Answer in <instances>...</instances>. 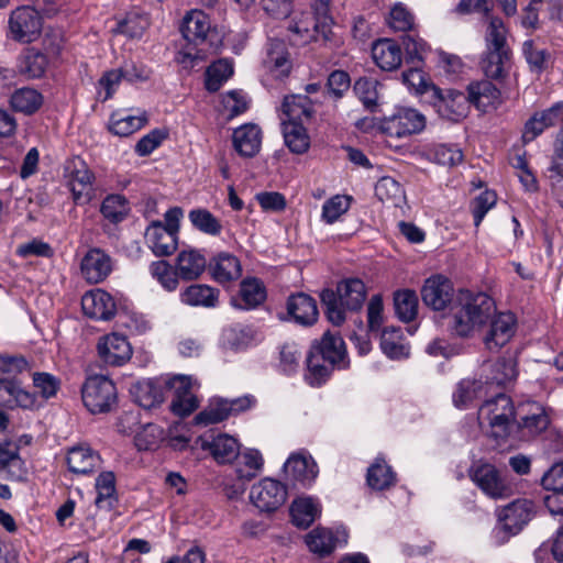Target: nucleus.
Segmentation results:
<instances>
[{"label": "nucleus", "instance_id": "51", "mask_svg": "<svg viewBox=\"0 0 563 563\" xmlns=\"http://www.w3.org/2000/svg\"><path fill=\"white\" fill-rule=\"evenodd\" d=\"M47 67V58L41 52L29 49L20 59L18 69L30 79L40 78Z\"/></svg>", "mask_w": 563, "mask_h": 563}, {"label": "nucleus", "instance_id": "15", "mask_svg": "<svg viewBox=\"0 0 563 563\" xmlns=\"http://www.w3.org/2000/svg\"><path fill=\"white\" fill-rule=\"evenodd\" d=\"M456 292L453 285L444 276L434 275L429 277L422 287L421 296L423 302L433 310L441 311L446 308L451 310Z\"/></svg>", "mask_w": 563, "mask_h": 563}, {"label": "nucleus", "instance_id": "50", "mask_svg": "<svg viewBox=\"0 0 563 563\" xmlns=\"http://www.w3.org/2000/svg\"><path fill=\"white\" fill-rule=\"evenodd\" d=\"M96 506L98 508L110 509L115 501V476L112 472H102L96 478Z\"/></svg>", "mask_w": 563, "mask_h": 563}, {"label": "nucleus", "instance_id": "33", "mask_svg": "<svg viewBox=\"0 0 563 563\" xmlns=\"http://www.w3.org/2000/svg\"><path fill=\"white\" fill-rule=\"evenodd\" d=\"M489 389L496 386H506L517 377V364L512 357H500L492 364L484 366Z\"/></svg>", "mask_w": 563, "mask_h": 563}, {"label": "nucleus", "instance_id": "35", "mask_svg": "<svg viewBox=\"0 0 563 563\" xmlns=\"http://www.w3.org/2000/svg\"><path fill=\"white\" fill-rule=\"evenodd\" d=\"M490 389L482 378L481 379H462L455 391L453 393L452 399L456 408L465 409L475 400L486 396Z\"/></svg>", "mask_w": 563, "mask_h": 563}, {"label": "nucleus", "instance_id": "6", "mask_svg": "<svg viewBox=\"0 0 563 563\" xmlns=\"http://www.w3.org/2000/svg\"><path fill=\"white\" fill-rule=\"evenodd\" d=\"M534 516L533 503L528 499H517L498 510V522L492 531V539L497 545H503L517 536Z\"/></svg>", "mask_w": 563, "mask_h": 563}, {"label": "nucleus", "instance_id": "29", "mask_svg": "<svg viewBox=\"0 0 563 563\" xmlns=\"http://www.w3.org/2000/svg\"><path fill=\"white\" fill-rule=\"evenodd\" d=\"M287 311L292 320L301 325H311L318 319L316 300L303 292L291 295L288 298Z\"/></svg>", "mask_w": 563, "mask_h": 563}, {"label": "nucleus", "instance_id": "61", "mask_svg": "<svg viewBox=\"0 0 563 563\" xmlns=\"http://www.w3.org/2000/svg\"><path fill=\"white\" fill-rule=\"evenodd\" d=\"M522 53L531 70L540 73L547 68L550 54L545 48L536 44L534 41H525L522 44Z\"/></svg>", "mask_w": 563, "mask_h": 563}, {"label": "nucleus", "instance_id": "24", "mask_svg": "<svg viewBox=\"0 0 563 563\" xmlns=\"http://www.w3.org/2000/svg\"><path fill=\"white\" fill-rule=\"evenodd\" d=\"M266 296L264 284L258 278L247 277L241 282L239 292L232 297L231 303L236 309L251 310L262 305Z\"/></svg>", "mask_w": 563, "mask_h": 563}, {"label": "nucleus", "instance_id": "3", "mask_svg": "<svg viewBox=\"0 0 563 563\" xmlns=\"http://www.w3.org/2000/svg\"><path fill=\"white\" fill-rule=\"evenodd\" d=\"M180 32L192 48H185L178 54V62L185 67H194L197 60L203 59L216 49V30L210 18L201 10L188 12L181 23Z\"/></svg>", "mask_w": 563, "mask_h": 563}, {"label": "nucleus", "instance_id": "2", "mask_svg": "<svg viewBox=\"0 0 563 563\" xmlns=\"http://www.w3.org/2000/svg\"><path fill=\"white\" fill-rule=\"evenodd\" d=\"M349 365L345 343L338 334L325 332L320 341L311 345L307 356L305 378L311 386H320L338 369Z\"/></svg>", "mask_w": 563, "mask_h": 563}, {"label": "nucleus", "instance_id": "13", "mask_svg": "<svg viewBox=\"0 0 563 563\" xmlns=\"http://www.w3.org/2000/svg\"><path fill=\"white\" fill-rule=\"evenodd\" d=\"M430 92L433 106L442 118L457 122L466 117L470 108L468 95L454 89L442 90L434 86Z\"/></svg>", "mask_w": 563, "mask_h": 563}, {"label": "nucleus", "instance_id": "14", "mask_svg": "<svg viewBox=\"0 0 563 563\" xmlns=\"http://www.w3.org/2000/svg\"><path fill=\"white\" fill-rule=\"evenodd\" d=\"M254 398L244 396L233 400L217 399L209 404L207 408L200 411L194 419L195 424L209 426L222 422L231 415L239 413L249 409L254 404Z\"/></svg>", "mask_w": 563, "mask_h": 563}, {"label": "nucleus", "instance_id": "56", "mask_svg": "<svg viewBox=\"0 0 563 563\" xmlns=\"http://www.w3.org/2000/svg\"><path fill=\"white\" fill-rule=\"evenodd\" d=\"M100 211L107 220L112 223H118L128 216L130 205L122 195H109L103 199Z\"/></svg>", "mask_w": 563, "mask_h": 563}, {"label": "nucleus", "instance_id": "32", "mask_svg": "<svg viewBox=\"0 0 563 563\" xmlns=\"http://www.w3.org/2000/svg\"><path fill=\"white\" fill-rule=\"evenodd\" d=\"M467 92L470 103L483 112L496 109L500 103V91L488 80L470 84Z\"/></svg>", "mask_w": 563, "mask_h": 563}, {"label": "nucleus", "instance_id": "22", "mask_svg": "<svg viewBox=\"0 0 563 563\" xmlns=\"http://www.w3.org/2000/svg\"><path fill=\"white\" fill-rule=\"evenodd\" d=\"M165 379H142L130 388L133 400L144 409H152L165 400Z\"/></svg>", "mask_w": 563, "mask_h": 563}, {"label": "nucleus", "instance_id": "45", "mask_svg": "<svg viewBox=\"0 0 563 563\" xmlns=\"http://www.w3.org/2000/svg\"><path fill=\"white\" fill-rule=\"evenodd\" d=\"M264 459L258 450L247 449L242 453L239 452L236 463V475L243 482H250L255 478L262 471Z\"/></svg>", "mask_w": 563, "mask_h": 563}, {"label": "nucleus", "instance_id": "4", "mask_svg": "<svg viewBox=\"0 0 563 563\" xmlns=\"http://www.w3.org/2000/svg\"><path fill=\"white\" fill-rule=\"evenodd\" d=\"M320 297L328 320L334 325H341L345 321V310L356 311L362 308L366 287L361 279L349 278L339 283L335 291L324 289Z\"/></svg>", "mask_w": 563, "mask_h": 563}, {"label": "nucleus", "instance_id": "55", "mask_svg": "<svg viewBox=\"0 0 563 563\" xmlns=\"http://www.w3.org/2000/svg\"><path fill=\"white\" fill-rule=\"evenodd\" d=\"M375 195L380 201H389L395 207L400 206L405 199V190L395 178L382 177L375 185Z\"/></svg>", "mask_w": 563, "mask_h": 563}, {"label": "nucleus", "instance_id": "52", "mask_svg": "<svg viewBox=\"0 0 563 563\" xmlns=\"http://www.w3.org/2000/svg\"><path fill=\"white\" fill-rule=\"evenodd\" d=\"M394 306L396 316L404 322H410L418 313V297L412 290H399L395 292Z\"/></svg>", "mask_w": 563, "mask_h": 563}, {"label": "nucleus", "instance_id": "8", "mask_svg": "<svg viewBox=\"0 0 563 563\" xmlns=\"http://www.w3.org/2000/svg\"><path fill=\"white\" fill-rule=\"evenodd\" d=\"M472 482L492 499H506L512 495L511 484L497 467L483 460L474 461L468 471Z\"/></svg>", "mask_w": 563, "mask_h": 563}, {"label": "nucleus", "instance_id": "36", "mask_svg": "<svg viewBox=\"0 0 563 563\" xmlns=\"http://www.w3.org/2000/svg\"><path fill=\"white\" fill-rule=\"evenodd\" d=\"M207 265L205 256L196 250H184L176 258V269L184 280H194L200 277Z\"/></svg>", "mask_w": 563, "mask_h": 563}, {"label": "nucleus", "instance_id": "26", "mask_svg": "<svg viewBox=\"0 0 563 563\" xmlns=\"http://www.w3.org/2000/svg\"><path fill=\"white\" fill-rule=\"evenodd\" d=\"M285 471L292 481L301 484L303 487L310 486L319 473L313 459L302 453L290 455L285 463Z\"/></svg>", "mask_w": 563, "mask_h": 563}, {"label": "nucleus", "instance_id": "48", "mask_svg": "<svg viewBox=\"0 0 563 563\" xmlns=\"http://www.w3.org/2000/svg\"><path fill=\"white\" fill-rule=\"evenodd\" d=\"M366 479L371 488L384 490L395 484L396 474L384 460L376 459L368 467Z\"/></svg>", "mask_w": 563, "mask_h": 563}, {"label": "nucleus", "instance_id": "63", "mask_svg": "<svg viewBox=\"0 0 563 563\" xmlns=\"http://www.w3.org/2000/svg\"><path fill=\"white\" fill-rule=\"evenodd\" d=\"M351 206V197L336 195L328 199L322 206V220L325 223H334Z\"/></svg>", "mask_w": 563, "mask_h": 563}, {"label": "nucleus", "instance_id": "60", "mask_svg": "<svg viewBox=\"0 0 563 563\" xmlns=\"http://www.w3.org/2000/svg\"><path fill=\"white\" fill-rule=\"evenodd\" d=\"M378 81L374 78L362 77L354 84V91L364 107L374 111L378 101Z\"/></svg>", "mask_w": 563, "mask_h": 563}, {"label": "nucleus", "instance_id": "31", "mask_svg": "<svg viewBox=\"0 0 563 563\" xmlns=\"http://www.w3.org/2000/svg\"><path fill=\"white\" fill-rule=\"evenodd\" d=\"M232 139L233 146L241 156L253 157L261 148L262 132L256 124L247 123L235 129Z\"/></svg>", "mask_w": 563, "mask_h": 563}, {"label": "nucleus", "instance_id": "46", "mask_svg": "<svg viewBox=\"0 0 563 563\" xmlns=\"http://www.w3.org/2000/svg\"><path fill=\"white\" fill-rule=\"evenodd\" d=\"M549 426V418L543 408L532 402L531 411L518 423L520 439L527 440L543 432Z\"/></svg>", "mask_w": 563, "mask_h": 563}, {"label": "nucleus", "instance_id": "34", "mask_svg": "<svg viewBox=\"0 0 563 563\" xmlns=\"http://www.w3.org/2000/svg\"><path fill=\"white\" fill-rule=\"evenodd\" d=\"M212 278L219 284L238 279L242 274L239 258L230 253L218 254L209 264Z\"/></svg>", "mask_w": 563, "mask_h": 563}, {"label": "nucleus", "instance_id": "16", "mask_svg": "<svg viewBox=\"0 0 563 563\" xmlns=\"http://www.w3.org/2000/svg\"><path fill=\"white\" fill-rule=\"evenodd\" d=\"M262 66L274 78L287 77L292 68V59L286 43L282 40L269 38L264 48Z\"/></svg>", "mask_w": 563, "mask_h": 563}, {"label": "nucleus", "instance_id": "17", "mask_svg": "<svg viewBox=\"0 0 563 563\" xmlns=\"http://www.w3.org/2000/svg\"><path fill=\"white\" fill-rule=\"evenodd\" d=\"M426 126V118L412 108H398L396 112L385 121V129L396 137H406L421 132Z\"/></svg>", "mask_w": 563, "mask_h": 563}, {"label": "nucleus", "instance_id": "11", "mask_svg": "<svg viewBox=\"0 0 563 563\" xmlns=\"http://www.w3.org/2000/svg\"><path fill=\"white\" fill-rule=\"evenodd\" d=\"M42 16L34 8L23 5L13 10L9 18L11 37L21 43H31L42 31Z\"/></svg>", "mask_w": 563, "mask_h": 563}, {"label": "nucleus", "instance_id": "42", "mask_svg": "<svg viewBox=\"0 0 563 563\" xmlns=\"http://www.w3.org/2000/svg\"><path fill=\"white\" fill-rule=\"evenodd\" d=\"M510 62V49L486 48L481 66L484 74L492 79H500L508 70Z\"/></svg>", "mask_w": 563, "mask_h": 563}, {"label": "nucleus", "instance_id": "58", "mask_svg": "<svg viewBox=\"0 0 563 563\" xmlns=\"http://www.w3.org/2000/svg\"><path fill=\"white\" fill-rule=\"evenodd\" d=\"M145 118L123 113H113L110 118L109 129L119 136H129L145 124Z\"/></svg>", "mask_w": 563, "mask_h": 563}, {"label": "nucleus", "instance_id": "30", "mask_svg": "<svg viewBox=\"0 0 563 563\" xmlns=\"http://www.w3.org/2000/svg\"><path fill=\"white\" fill-rule=\"evenodd\" d=\"M219 296L220 290L207 284H192L179 294L184 305L207 309L216 308L219 305Z\"/></svg>", "mask_w": 563, "mask_h": 563}, {"label": "nucleus", "instance_id": "40", "mask_svg": "<svg viewBox=\"0 0 563 563\" xmlns=\"http://www.w3.org/2000/svg\"><path fill=\"white\" fill-rule=\"evenodd\" d=\"M320 512V504L312 497H299L290 506L294 525L302 529L310 527Z\"/></svg>", "mask_w": 563, "mask_h": 563}, {"label": "nucleus", "instance_id": "23", "mask_svg": "<svg viewBox=\"0 0 563 563\" xmlns=\"http://www.w3.org/2000/svg\"><path fill=\"white\" fill-rule=\"evenodd\" d=\"M81 308L87 317L97 320H109L115 312L114 300L102 289L86 292L81 298Z\"/></svg>", "mask_w": 563, "mask_h": 563}, {"label": "nucleus", "instance_id": "57", "mask_svg": "<svg viewBox=\"0 0 563 563\" xmlns=\"http://www.w3.org/2000/svg\"><path fill=\"white\" fill-rule=\"evenodd\" d=\"M188 218L191 224L200 232L218 236L222 231V224L209 210L198 208L192 209Z\"/></svg>", "mask_w": 563, "mask_h": 563}, {"label": "nucleus", "instance_id": "18", "mask_svg": "<svg viewBox=\"0 0 563 563\" xmlns=\"http://www.w3.org/2000/svg\"><path fill=\"white\" fill-rule=\"evenodd\" d=\"M100 360L111 366H122L132 356L128 339L119 333H110L99 339L97 344Z\"/></svg>", "mask_w": 563, "mask_h": 563}, {"label": "nucleus", "instance_id": "54", "mask_svg": "<svg viewBox=\"0 0 563 563\" xmlns=\"http://www.w3.org/2000/svg\"><path fill=\"white\" fill-rule=\"evenodd\" d=\"M232 75L233 64L228 59H219L207 69L206 88L211 92H216Z\"/></svg>", "mask_w": 563, "mask_h": 563}, {"label": "nucleus", "instance_id": "39", "mask_svg": "<svg viewBox=\"0 0 563 563\" xmlns=\"http://www.w3.org/2000/svg\"><path fill=\"white\" fill-rule=\"evenodd\" d=\"M202 448L209 450L214 460L221 464L236 460L240 452L236 439L228 434H218L212 441H205Z\"/></svg>", "mask_w": 563, "mask_h": 563}, {"label": "nucleus", "instance_id": "41", "mask_svg": "<svg viewBox=\"0 0 563 563\" xmlns=\"http://www.w3.org/2000/svg\"><path fill=\"white\" fill-rule=\"evenodd\" d=\"M316 21L310 13H300L296 15L288 25L291 33L290 41L295 45H305L311 40H319L321 37V30L314 29Z\"/></svg>", "mask_w": 563, "mask_h": 563}, {"label": "nucleus", "instance_id": "44", "mask_svg": "<svg viewBox=\"0 0 563 563\" xmlns=\"http://www.w3.org/2000/svg\"><path fill=\"white\" fill-rule=\"evenodd\" d=\"M9 103L14 111L31 115L43 104V96L34 88L23 87L12 92Z\"/></svg>", "mask_w": 563, "mask_h": 563}, {"label": "nucleus", "instance_id": "37", "mask_svg": "<svg viewBox=\"0 0 563 563\" xmlns=\"http://www.w3.org/2000/svg\"><path fill=\"white\" fill-rule=\"evenodd\" d=\"M312 104L307 96L294 95L284 98L280 109V121L286 122H300L303 119H309L312 115Z\"/></svg>", "mask_w": 563, "mask_h": 563}, {"label": "nucleus", "instance_id": "62", "mask_svg": "<svg viewBox=\"0 0 563 563\" xmlns=\"http://www.w3.org/2000/svg\"><path fill=\"white\" fill-rule=\"evenodd\" d=\"M148 25L150 22L146 15L130 12L118 23V31L129 37L135 38L141 37Z\"/></svg>", "mask_w": 563, "mask_h": 563}, {"label": "nucleus", "instance_id": "21", "mask_svg": "<svg viewBox=\"0 0 563 563\" xmlns=\"http://www.w3.org/2000/svg\"><path fill=\"white\" fill-rule=\"evenodd\" d=\"M80 271L88 283H101L112 271V260L104 251L91 249L82 257Z\"/></svg>", "mask_w": 563, "mask_h": 563}, {"label": "nucleus", "instance_id": "28", "mask_svg": "<svg viewBox=\"0 0 563 563\" xmlns=\"http://www.w3.org/2000/svg\"><path fill=\"white\" fill-rule=\"evenodd\" d=\"M372 58L382 70L391 71L401 65L402 51L397 42L380 38L372 46Z\"/></svg>", "mask_w": 563, "mask_h": 563}, {"label": "nucleus", "instance_id": "27", "mask_svg": "<svg viewBox=\"0 0 563 563\" xmlns=\"http://www.w3.org/2000/svg\"><path fill=\"white\" fill-rule=\"evenodd\" d=\"M145 239L156 256H168L177 250V234L165 229L161 221L147 228Z\"/></svg>", "mask_w": 563, "mask_h": 563}, {"label": "nucleus", "instance_id": "1", "mask_svg": "<svg viewBox=\"0 0 563 563\" xmlns=\"http://www.w3.org/2000/svg\"><path fill=\"white\" fill-rule=\"evenodd\" d=\"M495 310V302L487 294L460 289L451 306L450 329L460 338H471L492 319Z\"/></svg>", "mask_w": 563, "mask_h": 563}, {"label": "nucleus", "instance_id": "5", "mask_svg": "<svg viewBox=\"0 0 563 563\" xmlns=\"http://www.w3.org/2000/svg\"><path fill=\"white\" fill-rule=\"evenodd\" d=\"M515 416L511 398L503 393L487 399L478 410L479 423L488 426L490 437L497 441L506 440L509 437L514 428Z\"/></svg>", "mask_w": 563, "mask_h": 563}, {"label": "nucleus", "instance_id": "53", "mask_svg": "<svg viewBox=\"0 0 563 563\" xmlns=\"http://www.w3.org/2000/svg\"><path fill=\"white\" fill-rule=\"evenodd\" d=\"M151 276L157 280V283L166 290L174 291L177 289L179 284V275L176 268H174L168 262L159 260L153 262L150 267Z\"/></svg>", "mask_w": 563, "mask_h": 563}, {"label": "nucleus", "instance_id": "49", "mask_svg": "<svg viewBox=\"0 0 563 563\" xmlns=\"http://www.w3.org/2000/svg\"><path fill=\"white\" fill-rule=\"evenodd\" d=\"M380 349L390 358H401L409 355V346L402 342L401 331L396 328L385 329L382 332Z\"/></svg>", "mask_w": 563, "mask_h": 563}, {"label": "nucleus", "instance_id": "10", "mask_svg": "<svg viewBox=\"0 0 563 563\" xmlns=\"http://www.w3.org/2000/svg\"><path fill=\"white\" fill-rule=\"evenodd\" d=\"M287 499V488L279 481L266 477L254 484L250 490V500L261 512H274Z\"/></svg>", "mask_w": 563, "mask_h": 563}, {"label": "nucleus", "instance_id": "9", "mask_svg": "<svg viewBox=\"0 0 563 563\" xmlns=\"http://www.w3.org/2000/svg\"><path fill=\"white\" fill-rule=\"evenodd\" d=\"M165 388L173 391L170 410L178 417H187L199 407L196 391L198 382L190 375L178 374L165 379Z\"/></svg>", "mask_w": 563, "mask_h": 563}, {"label": "nucleus", "instance_id": "38", "mask_svg": "<svg viewBox=\"0 0 563 563\" xmlns=\"http://www.w3.org/2000/svg\"><path fill=\"white\" fill-rule=\"evenodd\" d=\"M2 473L11 481H20L25 475L24 462L18 449L7 441H0V474Z\"/></svg>", "mask_w": 563, "mask_h": 563}, {"label": "nucleus", "instance_id": "25", "mask_svg": "<svg viewBox=\"0 0 563 563\" xmlns=\"http://www.w3.org/2000/svg\"><path fill=\"white\" fill-rule=\"evenodd\" d=\"M516 328V318L510 312L498 313L490 322L489 331L485 336V344L489 350L504 346L512 338Z\"/></svg>", "mask_w": 563, "mask_h": 563}, {"label": "nucleus", "instance_id": "59", "mask_svg": "<svg viewBox=\"0 0 563 563\" xmlns=\"http://www.w3.org/2000/svg\"><path fill=\"white\" fill-rule=\"evenodd\" d=\"M164 439V430L155 423H146L135 433L134 442L139 450H153Z\"/></svg>", "mask_w": 563, "mask_h": 563}, {"label": "nucleus", "instance_id": "19", "mask_svg": "<svg viewBox=\"0 0 563 563\" xmlns=\"http://www.w3.org/2000/svg\"><path fill=\"white\" fill-rule=\"evenodd\" d=\"M346 542L347 532L344 529L332 531L327 528H316L306 537L309 550L319 556L329 555L338 545H344Z\"/></svg>", "mask_w": 563, "mask_h": 563}, {"label": "nucleus", "instance_id": "20", "mask_svg": "<svg viewBox=\"0 0 563 563\" xmlns=\"http://www.w3.org/2000/svg\"><path fill=\"white\" fill-rule=\"evenodd\" d=\"M0 405L10 409H34L36 396L25 390L15 378H0Z\"/></svg>", "mask_w": 563, "mask_h": 563}, {"label": "nucleus", "instance_id": "64", "mask_svg": "<svg viewBox=\"0 0 563 563\" xmlns=\"http://www.w3.org/2000/svg\"><path fill=\"white\" fill-rule=\"evenodd\" d=\"M313 13L314 16H312V19L316 21L314 29L317 31L321 30V38L323 41H331V25L333 21L329 15V0H316L313 4Z\"/></svg>", "mask_w": 563, "mask_h": 563}, {"label": "nucleus", "instance_id": "12", "mask_svg": "<svg viewBox=\"0 0 563 563\" xmlns=\"http://www.w3.org/2000/svg\"><path fill=\"white\" fill-rule=\"evenodd\" d=\"M68 187L77 205H87L95 195L93 174L80 158L70 161L65 168Z\"/></svg>", "mask_w": 563, "mask_h": 563}, {"label": "nucleus", "instance_id": "43", "mask_svg": "<svg viewBox=\"0 0 563 563\" xmlns=\"http://www.w3.org/2000/svg\"><path fill=\"white\" fill-rule=\"evenodd\" d=\"M100 464V456L87 446H75L68 451L67 465L70 472L88 474Z\"/></svg>", "mask_w": 563, "mask_h": 563}, {"label": "nucleus", "instance_id": "47", "mask_svg": "<svg viewBox=\"0 0 563 563\" xmlns=\"http://www.w3.org/2000/svg\"><path fill=\"white\" fill-rule=\"evenodd\" d=\"M282 128L285 144L292 153L302 154L307 152L310 139L302 123L283 120Z\"/></svg>", "mask_w": 563, "mask_h": 563}, {"label": "nucleus", "instance_id": "7", "mask_svg": "<svg viewBox=\"0 0 563 563\" xmlns=\"http://www.w3.org/2000/svg\"><path fill=\"white\" fill-rule=\"evenodd\" d=\"M85 407L93 415L111 411L118 402L115 384L104 375H91L81 387Z\"/></svg>", "mask_w": 563, "mask_h": 563}]
</instances>
